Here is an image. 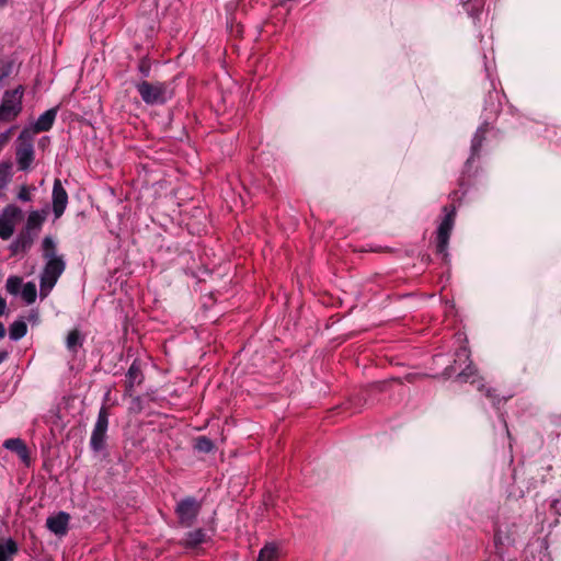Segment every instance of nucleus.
<instances>
[{
	"mask_svg": "<svg viewBox=\"0 0 561 561\" xmlns=\"http://www.w3.org/2000/svg\"><path fill=\"white\" fill-rule=\"evenodd\" d=\"M206 533L204 529L198 528L186 534V537L180 542L185 548H196L205 542Z\"/></svg>",
	"mask_w": 561,
	"mask_h": 561,
	"instance_id": "obj_15",
	"label": "nucleus"
},
{
	"mask_svg": "<svg viewBox=\"0 0 561 561\" xmlns=\"http://www.w3.org/2000/svg\"><path fill=\"white\" fill-rule=\"evenodd\" d=\"M22 210L15 205H8L0 216L5 221L15 226L16 220L21 217Z\"/></svg>",
	"mask_w": 561,
	"mask_h": 561,
	"instance_id": "obj_19",
	"label": "nucleus"
},
{
	"mask_svg": "<svg viewBox=\"0 0 561 561\" xmlns=\"http://www.w3.org/2000/svg\"><path fill=\"white\" fill-rule=\"evenodd\" d=\"M22 287V277L20 276H10L7 279L5 289L11 295H18Z\"/></svg>",
	"mask_w": 561,
	"mask_h": 561,
	"instance_id": "obj_22",
	"label": "nucleus"
},
{
	"mask_svg": "<svg viewBox=\"0 0 561 561\" xmlns=\"http://www.w3.org/2000/svg\"><path fill=\"white\" fill-rule=\"evenodd\" d=\"M18 197H19V199H21L23 202L31 201L30 188L26 185L21 186V188L19 191V194H18Z\"/></svg>",
	"mask_w": 561,
	"mask_h": 561,
	"instance_id": "obj_28",
	"label": "nucleus"
},
{
	"mask_svg": "<svg viewBox=\"0 0 561 561\" xmlns=\"http://www.w3.org/2000/svg\"><path fill=\"white\" fill-rule=\"evenodd\" d=\"M480 147H481V140L474 138L473 141H472V147H471L472 148V156H471V158L468 159V162H470L471 159H473V157L476 154H478V151H479Z\"/></svg>",
	"mask_w": 561,
	"mask_h": 561,
	"instance_id": "obj_29",
	"label": "nucleus"
},
{
	"mask_svg": "<svg viewBox=\"0 0 561 561\" xmlns=\"http://www.w3.org/2000/svg\"><path fill=\"white\" fill-rule=\"evenodd\" d=\"M202 508V504L194 497L188 496L178 502L175 506V514L180 525L191 527Z\"/></svg>",
	"mask_w": 561,
	"mask_h": 561,
	"instance_id": "obj_6",
	"label": "nucleus"
},
{
	"mask_svg": "<svg viewBox=\"0 0 561 561\" xmlns=\"http://www.w3.org/2000/svg\"><path fill=\"white\" fill-rule=\"evenodd\" d=\"M36 286L34 283L28 282L23 285L21 296L22 299L27 304L31 305L36 300Z\"/></svg>",
	"mask_w": 561,
	"mask_h": 561,
	"instance_id": "obj_20",
	"label": "nucleus"
},
{
	"mask_svg": "<svg viewBox=\"0 0 561 561\" xmlns=\"http://www.w3.org/2000/svg\"><path fill=\"white\" fill-rule=\"evenodd\" d=\"M41 225L39 215L36 211H32L27 218V227H36Z\"/></svg>",
	"mask_w": 561,
	"mask_h": 561,
	"instance_id": "obj_27",
	"label": "nucleus"
},
{
	"mask_svg": "<svg viewBox=\"0 0 561 561\" xmlns=\"http://www.w3.org/2000/svg\"><path fill=\"white\" fill-rule=\"evenodd\" d=\"M560 420H561V415H560Z\"/></svg>",
	"mask_w": 561,
	"mask_h": 561,
	"instance_id": "obj_37",
	"label": "nucleus"
},
{
	"mask_svg": "<svg viewBox=\"0 0 561 561\" xmlns=\"http://www.w3.org/2000/svg\"><path fill=\"white\" fill-rule=\"evenodd\" d=\"M24 87L18 85L12 90L3 93L0 103V125L11 123L16 119L23 110Z\"/></svg>",
	"mask_w": 561,
	"mask_h": 561,
	"instance_id": "obj_1",
	"label": "nucleus"
},
{
	"mask_svg": "<svg viewBox=\"0 0 561 561\" xmlns=\"http://www.w3.org/2000/svg\"><path fill=\"white\" fill-rule=\"evenodd\" d=\"M478 390L482 392L494 407L501 405L508 399L507 397L501 396L496 388L490 387L483 381H479Z\"/></svg>",
	"mask_w": 561,
	"mask_h": 561,
	"instance_id": "obj_12",
	"label": "nucleus"
},
{
	"mask_svg": "<svg viewBox=\"0 0 561 561\" xmlns=\"http://www.w3.org/2000/svg\"><path fill=\"white\" fill-rule=\"evenodd\" d=\"M43 250H44V256L47 257L48 260L53 256H56L55 255V243L49 237H46L43 240Z\"/></svg>",
	"mask_w": 561,
	"mask_h": 561,
	"instance_id": "obj_26",
	"label": "nucleus"
},
{
	"mask_svg": "<svg viewBox=\"0 0 561 561\" xmlns=\"http://www.w3.org/2000/svg\"><path fill=\"white\" fill-rule=\"evenodd\" d=\"M136 88L146 104H163L168 100V85L164 82L141 81Z\"/></svg>",
	"mask_w": 561,
	"mask_h": 561,
	"instance_id": "obj_4",
	"label": "nucleus"
},
{
	"mask_svg": "<svg viewBox=\"0 0 561 561\" xmlns=\"http://www.w3.org/2000/svg\"><path fill=\"white\" fill-rule=\"evenodd\" d=\"M66 344L70 351H75L76 347L81 344L80 332L77 329L68 333Z\"/></svg>",
	"mask_w": 561,
	"mask_h": 561,
	"instance_id": "obj_24",
	"label": "nucleus"
},
{
	"mask_svg": "<svg viewBox=\"0 0 561 561\" xmlns=\"http://www.w3.org/2000/svg\"><path fill=\"white\" fill-rule=\"evenodd\" d=\"M64 271L65 262L61 257L53 256L47 261L41 274L39 294L42 298L49 295Z\"/></svg>",
	"mask_w": 561,
	"mask_h": 561,
	"instance_id": "obj_2",
	"label": "nucleus"
},
{
	"mask_svg": "<svg viewBox=\"0 0 561 561\" xmlns=\"http://www.w3.org/2000/svg\"><path fill=\"white\" fill-rule=\"evenodd\" d=\"M8 0H0V7L4 5Z\"/></svg>",
	"mask_w": 561,
	"mask_h": 561,
	"instance_id": "obj_36",
	"label": "nucleus"
},
{
	"mask_svg": "<svg viewBox=\"0 0 561 561\" xmlns=\"http://www.w3.org/2000/svg\"><path fill=\"white\" fill-rule=\"evenodd\" d=\"M14 232V225L0 218V238L8 240Z\"/></svg>",
	"mask_w": 561,
	"mask_h": 561,
	"instance_id": "obj_25",
	"label": "nucleus"
},
{
	"mask_svg": "<svg viewBox=\"0 0 561 561\" xmlns=\"http://www.w3.org/2000/svg\"><path fill=\"white\" fill-rule=\"evenodd\" d=\"M108 426L107 409L102 407L99 411L98 420L91 434L90 445L94 451H100L105 446L106 431Z\"/></svg>",
	"mask_w": 561,
	"mask_h": 561,
	"instance_id": "obj_7",
	"label": "nucleus"
},
{
	"mask_svg": "<svg viewBox=\"0 0 561 561\" xmlns=\"http://www.w3.org/2000/svg\"><path fill=\"white\" fill-rule=\"evenodd\" d=\"M5 309H7V301L4 298H2L0 296V316H2L4 313Z\"/></svg>",
	"mask_w": 561,
	"mask_h": 561,
	"instance_id": "obj_31",
	"label": "nucleus"
},
{
	"mask_svg": "<svg viewBox=\"0 0 561 561\" xmlns=\"http://www.w3.org/2000/svg\"><path fill=\"white\" fill-rule=\"evenodd\" d=\"M278 559V548L274 543L265 545L260 553L257 561H276Z\"/></svg>",
	"mask_w": 561,
	"mask_h": 561,
	"instance_id": "obj_18",
	"label": "nucleus"
},
{
	"mask_svg": "<svg viewBox=\"0 0 561 561\" xmlns=\"http://www.w3.org/2000/svg\"><path fill=\"white\" fill-rule=\"evenodd\" d=\"M195 448L198 451L210 453L214 449V444L208 437L199 436L196 438Z\"/></svg>",
	"mask_w": 561,
	"mask_h": 561,
	"instance_id": "obj_23",
	"label": "nucleus"
},
{
	"mask_svg": "<svg viewBox=\"0 0 561 561\" xmlns=\"http://www.w3.org/2000/svg\"><path fill=\"white\" fill-rule=\"evenodd\" d=\"M68 204V194L62 186V183L59 179L54 181L53 186V213L56 218H59L65 213V209Z\"/></svg>",
	"mask_w": 561,
	"mask_h": 561,
	"instance_id": "obj_8",
	"label": "nucleus"
},
{
	"mask_svg": "<svg viewBox=\"0 0 561 561\" xmlns=\"http://www.w3.org/2000/svg\"><path fill=\"white\" fill-rule=\"evenodd\" d=\"M7 355H8L7 352L0 353V363H2L5 359Z\"/></svg>",
	"mask_w": 561,
	"mask_h": 561,
	"instance_id": "obj_33",
	"label": "nucleus"
},
{
	"mask_svg": "<svg viewBox=\"0 0 561 561\" xmlns=\"http://www.w3.org/2000/svg\"><path fill=\"white\" fill-rule=\"evenodd\" d=\"M70 515L66 512H59L46 519L47 528L57 536H65L69 528Z\"/></svg>",
	"mask_w": 561,
	"mask_h": 561,
	"instance_id": "obj_9",
	"label": "nucleus"
},
{
	"mask_svg": "<svg viewBox=\"0 0 561 561\" xmlns=\"http://www.w3.org/2000/svg\"><path fill=\"white\" fill-rule=\"evenodd\" d=\"M144 380V375L141 371V368L139 364L134 362L130 367L128 368V371L126 374V387L128 391H131V389L136 385H140Z\"/></svg>",
	"mask_w": 561,
	"mask_h": 561,
	"instance_id": "obj_13",
	"label": "nucleus"
},
{
	"mask_svg": "<svg viewBox=\"0 0 561 561\" xmlns=\"http://www.w3.org/2000/svg\"><path fill=\"white\" fill-rule=\"evenodd\" d=\"M34 160V148L32 131L28 128L22 130L19 137V145L16 148V161L19 169L22 171L27 170Z\"/></svg>",
	"mask_w": 561,
	"mask_h": 561,
	"instance_id": "obj_5",
	"label": "nucleus"
},
{
	"mask_svg": "<svg viewBox=\"0 0 561 561\" xmlns=\"http://www.w3.org/2000/svg\"><path fill=\"white\" fill-rule=\"evenodd\" d=\"M140 70H141L145 75H147V73H148V68H145L144 66H141V67H140Z\"/></svg>",
	"mask_w": 561,
	"mask_h": 561,
	"instance_id": "obj_35",
	"label": "nucleus"
},
{
	"mask_svg": "<svg viewBox=\"0 0 561 561\" xmlns=\"http://www.w3.org/2000/svg\"><path fill=\"white\" fill-rule=\"evenodd\" d=\"M27 333V325L23 320L14 321L9 329L10 339L13 341H18L25 336Z\"/></svg>",
	"mask_w": 561,
	"mask_h": 561,
	"instance_id": "obj_17",
	"label": "nucleus"
},
{
	"mask_svg": "<svg viewBox=\"0 0 561 561\" xmlns=\"http://www.w3.org/2000/svg\"><path fill=\"white\" fill-rule=\"evenodd\" d=\"M32 244L33 238L28 232H26L19 234L18 238L12 242L10 249L13 254L25 253L31 249Z\"/></svg>",
	"mask_w": 561,
	"mask_h": 561,
	"instance_id": "obj_14",
	"label": "nucleus"
},
{
	"mask_svg": "<svg viewBox=\"0 0 561 561\" xmlns=\"http://www.w3.org/2000/svg\"><path fill=\"white\" fill-rule=\"evenodd\" d=\"M5 335V328L4 325L0 322V339L4 337Z\"/></svg>",
	"mask_w": 561,
	"mask_h": 561,
	"instance_id": "obj_32",
	"label": "nucleus"
},
{
	"mask_svg": "<svg viewBox=\"0 0 561 561\" xmlns=\"http://www.w3.org/2000/svg\"><path fill=\"white\" fill-rule=\"evenodd\" d=\"M57 115V110L50 108L44 112L35 122L33 126V133L47 131L51 128Z\"/></svg>",
	"mask_w": 561,
	"mask_h": 561,
	"instance_id": "obj_11",
	"label": "nucleus"
},
{
	"mask_svg": "<svg viewBox=\"0 0 561 561\" xmlns=\"http://www.w3.org/2000/svg\"><path fill=\"white\" fill-rule=\"evenodd\" d=\"M12 129H9L8 131L5 133H2L0 134V146L4 145L8 142V140L10 139V136H11V133H12Z\"/></svg>",
	"mask_w": 561,
	"mask_h": 561,
	"instance_id": "obj_30",
	"label": "nucleus"
},
{
	"mask_svg": "<svg viewBox=\"0 0 561 561\" xmlns=\"http://www.w3.org/2000/svg\"><path fill=\"white\" fill-rule=\"evenodd\" d=\"M445 216L436 231V249L440 254H446L451 230L455 225L456 207L448 205L443 208Z\"/></svg>",
	"mask_w": 561,
	"mask_h": 561,
	"instance_id": "obj_3",
	"label": "nucleus"
},
{
	"mask_svg": "<svg viewBox=\"0 0 561 561\" xmlns=\"http://www.w3.org/2000/svg\"><path fill=\"white\" fill-rule=\"evenodd\" d=\"M3 447L12 453H15L20 460L28 467L31 465L30 450L24 440L21 438H9L3 443Z\"/></svg>",
	"mask_w": 561,
	"mask_h": 561,
	"instance_id": "obj_10",
	"label": "nucleus"
},
{
	"mask_svg": "<svg viewBox=\"0 0 561 561\" xmlns=\"http://www.w3.org/2000/svg\"><path fill=\"white\" fill-rule=\"evenodd\" d=\"M385 249L383 248H377V249H371L370 251L373 252H382Z\"/></svg>",
	"mask_w": 561,
	"mask_h": 561,
	"instance_id": "obj_34",
	"label": "nucleus"
},
{
	"mask_svg": "<svg viewBox=\"0 0 561 561\" xmlns=\"http://www.w3.org/2000/svg\"><path fill=\"white\" fill-rule=\"evenodd\" d=\"M18 551V543L12 538L0 541V561H11Z\"/></svg>",
	"mask_w": 561,
	"mask_h": 561,
	"instance_id": "obj_16",
	"label": "nucleus"
},
{
	"mask_svg": "<svg viewBox=\"0 0 561 561\" xmlns=\"http://www.w3.org/2000/svg\"><path fill=\"white\" fill-rule=\"evenodd\" d=\"M12 164L10 162H1L0 163V191H2L8 183L11 181Z\"/></svg>",
	"mask_w": 561,
	"mask_h": 561,
	"instance_id": "obj_21",
	"label": "nucleus"
}]
</instances>
